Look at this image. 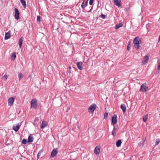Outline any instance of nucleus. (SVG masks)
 Listing matches in <instances>:
<instances>
[{
    "mask_svg": "<svg viewBox=\"0 0 160 160\" xmlns=\"http://www.w3.org/2000/svg\"><path fill=\"white\" fill-rule=\"evenodd\" d=\"M20 125L18 123L15 126H14L13 127V129L15 132H17L18 131L20 128Z\"/></svg>",
    "mask_w": 160,
    "mask_h": 160,
    "instance_id": "ddd939ff",
    "label": "nucleus"
},
{
    "mask_svg": "<svg viewBox=\"0 0 160 160\" xmlns=\"http://www.w3.org/2000/svg\"><path fill=\"white\" fill-rule=\"evenodd\" d=\"M108 113L107 112H106L104 114V119H107L108 117Z\"/></svg>",
    "mask_w": 160,
    "mask_h": 160,
    "instance_id": "cd10ccee",
    "label": "nucleus"
},
{
    "mask_svg": "<svg viewBox=\"0 0 160 160\" xmlns=\"http://www.w3.org/2000/svg\"><path fill=\"white\" fill-rule=\"evenodd\" d=\"M58 152L57 148H54L52 152L51 155V158H53L58 153Z\"/></svg>",
    "mask_w": 160,
    "mask_h": 160,
    "instance_id": "20e7f679",
    "label": "nucleus"
},
{
    "mask_svg": "<svg viewBox=\"0 0 160 160\" xmlns=\"http://www.w3.org/2000/svg\"><path fill=\"white\" fill-rule=\"evenodd\" d=\"M14 10L15 12V14L14 15L15 18V19L18 20L19 19V15L20 13L18 9L17 8H15Z\"/></svg>",
    "mask_w": 160,
    "mask_h": 160,
    "instance_id": "39448f33",
    "label": "nucleus"
},
{
    "mask_svg": "<svg viewBox=\"0 0 160 160\" xmlns=\"http://www.w3.org/2000/svg\"><path fill=\"white\" fill-rule=\"evenodd\" d=\"M123 25V23L122 22H120L119 24H117L116 25L115 28L118 29L119 28L122 27Z\"/></svg>",
    "mask_w": 160,
    "mask_h": 160,
    "instance_id": "412c9836",
    "label": "nucleus"
},
{
    "mask_svg": "<svg viewBox=\"0 0 160 160\" xmlns=\"http://www.w3.org/2000/svg\"><path fill=\"white\" fill-rule=\"evenodd\" d=\"M158 40L160 41V35L159 37Z\"/></svg>",
    "mask_w": 160,
    "mask_h": 160,
    "instance_id": "58836bf2",
    "label": "nucleus"
},
{
    "mask_svg": "<svg viewBox=\"0 0 160 160\" xmlns=\"http://www.w3.org/2000/svg\"><path fill=\"white\" fill-rule=\"evenodd\" d=\"M148 88V87L145 84H143L142 85L140 88V90L143 92H146Z\"/></svg>",
    "mask_w": 160,
    "mask_h": 160,
    "instance_id": "7ed1b4c3",
    "label": "nucleus"
},
{
    "mask_svg": "<svg viewBox=\"0 0 160 160\" xmlns=\"http://www.w3.org/2000/svg\"><path fill=\"white\" fill-rule=\"evenodd\" d=\"M127 49L128 50H129L130 49V47L129 46V45L128 46Z\"/></svg>",
    "mask_w": 160,
    "mask_h": 160,
    "instance_id": "e433bc0d",
    "label": "nucleus"
},
{
    "mask_svg": "<svg viewBox=\"0 0 160 160\" xmlns=\"http://www.w3.org/2000/svg\"><path fill=\"white\" fill-rule=\"evenodd\" d=\"M117 130V128L114 126L112 131V135L113 137L115 136Z\"/></svg>",
    "mask_w": 160,
    "mask_h": 160,
    "instance_id": "dca6fc26",
    "label": "nucleus"
},
{
    "mask_svg": "<svg viewBox=\"0 0 160 160\" xmlns=\"http://www.w3.org/2000/svg\"><path fill=\"white\" fill-rule=\"evenodd\" d=\"M121 143H122V142H121V140H118V141H117L116 143V146L118 147H119L120 146Z\"/></svg>",
    "mask_w": 160,
    "mask_h": 160,
    "instance_id": "4be33fe9",
    "label": "nucleus"
},
{
    "mask_svg": "<svg viewBox=\"0 0 160 160\" xmlns=\"http://www.w3.org/2000/svg\"><path fill=\"white\" fill-rule=\"evenodd\" d=\"M94 0H91V5H92L93 2Z\"/></svg>",
    "mask_w": 160,
    "mask_h": 160,
    "instance_id": "c9c22d12",
    "label": "nucleus"
},
{
    "mask_svg": "<svg viewBox=\"0 0 160 160\" xmlns=\"http://www.w3.org/2000/svg\"><path fill=\"white\" fill-rule=\"evenodd\" d=\"M88 4V0H84V1H83V2L82 3L81 6L83 8L86 6H87Z\"/></svg>",
    "mask_w": 160,
    "mask_h": 160,
    "instance_id": "4468645a",
    "label": "nucleus"
},
{
    "mask_svg": "<svg viewBox=\"0 0 160 160\" xmlns=\"http://www.w3.org/2000/svg\"><path fill=\"white\" fill-rule=\"evenodd\" d=\"M117 116L116 115H114L113 116L112 118V123L113 124H115L117 122Z\"/></svg>",
    "mask_w": 160,
    "mask_h": 160,
    "instance_id": "9d476101",
    "label": "nucleus"
},
{
    "mask_svg": "<svg viewBox=\"0 0 160 160\" xmlns=\"http://www.w3.org/2000/svg\"><path fill=\"white\" fill-rule=\"evenodd\" d=\"M114 3L115 5L118 7H120L122 4V2L121 0H114Z\"/></svg>",
    "mask_w": 160,
    "mask_h": 160,
    "instance_id": "0eeeda50",
    "label": "nucleus"
},
{
    "mask_svg": "<svg viewBox=\"0 0 160 160\" xmlns=\"http://www.w3.org/2000/svg\"><path fill=\"white\" fill-rule=\"evenodd\" d=\"M27 142V140L26 139H23L22 141V143L23 144H26Z\"/></svg>",
    "mask_w": 160,
    "mask_h": 160,
    "instance_id": "c85d7f7f",
    "label": "nucleus"
},
{
    "mask_svg": "<svg viewBox=\"0 0 160 160\" xmlns=\"http://www.w3.org/2000/svg\"><path fill=\"white\" fill-rule=\"evenodd\" d=\"M77 66L78 68L80 70H82L83 68V64L81 62H79L77 63Z\"/></svg>",
    "mask_w": 160,
    "mask_h": 160,
    "instance_id": "9b49d317",
    "label": "nucleus"
},
{
    "mask_svg": "<svg viewBox=\"0 0 160 160\" xmlns=\"http://www.w3.org/2000/svg\"><path fill=\"white\" fill-rule=\"evenodd\" d=\"M23 41V39L22 37L19 39L18 44L19 45V46L20 48H21L22 47Z\"/></svg>",
    "mask_w": 160,
    "mask_h": 160,
    "instance_id": "aec40b11",
    "label": "nucleus"
},
{
    "mask_svg": "<svg viewBox=\"0 0 160 160\" xmlns=\"http://www.w3.org/2000/svg\"><path fill=\"white\" fill-rule=\"evenodd\" d=\"M37 21L38 22H40L41 21V18L39 16H37Z\"/></svg>",
    "mask_w": 160,
    "mask_h": 160,
    "instance_id": "7c9ffc66",
    "label": "nucleus"
},
{
    "mask_svg": "<svg viewBox=\"0 0 160 160\" xmlns=\"http://www.w3.org/2000/svg\"><path fill=\"white\" fill-rule=\"evenodd\" d=\"M31 108L36 109L37 107V100L36 99H32L31 101Z\"/></svg>",
    "mask_w": 160,
    "mask_h": 160,
    "instance_id": "f03ea898",
    "label": "nucleus"
},
{
    "mask_svg": "<svg viewBox=\"0 0 160 160\" xmlns=\"http://www.w3.org/2000/svg\"><path fill=\"white\" fill-rule=\"evenodd\" d=\"M101 18L103 19H104L106 18V16L104 14H102L101 16Z\"/></svg>",
    "mask_w": 160,
    "mask_h": 160,
    "instance_id": "2f4dec72",
    "label": "nucleus"
},
{
    "mask_svg": "<svg viewBox=\"0 0 160 160\" xmlns=\"http://www.w3.org/2000/svg\"><path fill=\"white\" fill-rule=\"evenodd\" d=\"M8 78V76L7 75L5 74L2 77V78L4 79V80L6 81Z\"/></svg>",
    "mask_w": 160,
    "mask_h": 160,
    "instance_id": "c756f323",
    "label": "nucleus"
},
{
    "mask_svg": "<svg viewBox=\"0 0 160 160\" xmlns=\"http://www.w3.org/2000/svg\"><path fill=\"white\" fill-rule=\"evenodd\" d=\"M48 125V122L46 121L43 120L42 122V124L41 127L42 128H43Z\"/></svg>",
    "mask_w": 160,
    "mask_h": 160,
    "instance_id": "f3484780",
    "label": "nucleus"
},
{
    "mask_svg": "<svg viewBox=\"0 0 160 160\" xmlns=\"http://www.w3.org/2000/svg\"><path fill=\"white\" fill-rule=\"evenodd\" d=\"M88 111L89 112H90V107L88 108Z\"/></svg>",
    "mask_w": 160,
    "mask_h": 160,
    "instance_id": "4c0bfd02",
    "label": "nucleus"
},
{
    "mask_svg": "<svg viewBox=\"0 0 160 160\" xmlns=\"http://www.w3.org/2000/svg\"><path fill=\"white\" fill-rule=\"evenodd\" d=\"M97 105L94 104H92L91 105V113H93L94 111L97 108Z\"/></svg>",
    "mask_w": 160,
    "mask_h": 160,
    "instance_id": "1a4fd4ad",
    "label": "nucleus"
},
{
    "mask_svg": "<svg viewBox=\"0 0 160 160\" xmlns=\"http://www.w3.org/2000/svg\"><path fill=\"white\" fill-rule=\"evenodd\" d=\"M10 35L9 32H7L5 36V39L7 40L10 38Z\"/></svg>",
    "mask_w": 160,
    "mask_h": 160,
    "instance_id": "6ab92c4d",
    "label": "nucleus"
},
{
    "mask_svg": "<svg viewBox=\"0 0 160 160\" xmlns=\"http://www.w3.org/2000/svg\"><path fill=\"white\" fill-rule=\"evenodd\" d=\"M139 146L142 147L143 146H142V141H141L139 144Z\"/></svg>",
    "mask_w": 160,
    "mask_h": 160,
    "instance_id": "f704fd0d",
    "label": "nucleus"
},
{
    "mask_svg": "<svg viewBox=\"0 0 160 160\" xmlns=\"http://www.w3.org/2000/svg\"><path fill=\"white\" fill-rule=\"evenodd\" d=\"M89 3L90 4V1H89Z\"/></svg>",
    "mask_w": 160,
    "mask_h": 160,
    "instance_id": "ea45409f",
    "label": "nucleus"
},
{
    "mask_svg": "<svg viewBox=\"0 0 160 160\" xmlns=\"http://www.w3.org/2000/svg\"><path fill=\"white\" fill-rule=\"evenodd\" d=\"M143 141H142V146H143V145L144 144V142L145 141L146 139H143Z\"/></svg>",
    "mask_w": 160,
    "mask_h": 160,
    "instance_id": "72a5a7b5",
    "label": "nucleus"
},
{
    "mask_svg": "<svg viewBox=\"0 0 160 160\" xmlns=\"http://www.w3.org/2000/svg\"><path fill=\"white\" fill-rule=\"evenodd\" d=\"M141 43V41L139 37H137L133 40L134 47L136 49H139L140 47L139 44Z\"/></svg>",
    "mask_w": 160,
    "mask_h": 160,
    "instance_id": "f257e3e1",
    "label": "nucleus"
},
{
    "mask_svg": "<svg viewBox=\"0 0 160 160\" xmlns=\"http://www.w3.org/2000/svg\"><path fill=\"white\" fill-rule=\"evenodd\" d=\"M22 5L24 8H26V2L24 0H20Z\"/></svg>",
    "mask_w": 160,
    "mask_h": 160,
    "instance_id": "a211bd4d",
    "label": "nucleus"
},
{
    "mask_svg": "<svg viewBox=\"0 0 160 160\" xmlns=\"http://www.w3.org/2000/svg\"><path fill=\"white\" fill-rule=\"evenodd\" d=\"M15 98L13 97H11L8 100V103L9 106H12L13 105Z\"/></svg>",
    "mask_w": 160,
    "mask_h": 160,
    "instance_id": "6e6552de",
    "label": "nucleus"
},
{
    "mask_svg": "<svg viewBox=\"0 0 160 160\" xmlns=\"http://www.w3.org/2000/svg\"><path fill=\"white\" fill-rule=\"evenodd\" d=\"M120 108L122 110L123 112H125L126 110V106L124 104H122L121 105Z\"/></svg>",
    "mask_w": 160,
    "mask_h": 160,
    "instance_id": "2eb2a0df",
    "label": "nucleus"
},
{
    "mask_svg": "<svg viewBox=\"0 0 160 160\" xmlns=\"http://www.w3.org/2000/svg\"><path fill=\"white\" fill-rule=\"evenodd\" d=\"M23 77V75L22 73H20L18 74L19 80L20 81Z\"/></svg>",
    "mask_w": 160,
    "mask_h": 160,
    "instance_id": "393cba45",
    "label": "nucleus"
},
{
    "mask_svg": "<svg viewBox=\"0 0 160 160\" xmlns=\"http://www.w3.org/2000/svg\"><path fill=\"white\" fill-rule=\"evenodd\" d=\"M41 153L40 152H39L38 155H37V157L38 158H39V156L41 155Z\"/></svg>",
    "mask_w": 160,
    "mask_h": 160,
    "instance_id": "473e14b6",
    "label": "nucleus"
},
{
    "mask_svg": "<svg viewBox=\"0 0 160 160\" xmlns=\"http://www.w3.org/2000/svg\"><path fill=\"white\" fill-rule=\"evenodd\" d=\"M16 58V54L15 52H14L12 53L11 56V58L12 60L14 61Z\"/></svg>",
    "mask_w": 160,
    "mask_h": 160,
    "instance_id": "5701e85b",
    "label": "nucleus"
},
{
    "mask_svg": "<svg viewBox=\"0 0 160 160\" xmlns=\"http://www.w3.org/2000/svg\"><path fill=\"white\" fill-rule=\"evenodd\" d=\"M160 142V139H157L156 140L155 144L156 145H158Z\"/></svg>",
    "mask_w": 160,
    "mask_h": 160,
    "instance_id": "bb28decb",
    "label": "nucleus"
},
{
    "mask_svg": "<svg viewBox=\"0 0 160 160\" xmlns=\"http://www.w3.org/2000/svg\"><path fill=\"white\" fill-rule=\"evenodd\" d=\"M149 57L148 56L146 55L144 57L143 60L142 61V63L143 64H145L147 63Z\"/></svg>",
    "mask_w": 160,
    "mask_h": 160,
    "instance_id": "f8f14e48",
    "label": "nucleus"
},
{
    "mask_svg": "<svg viewBox=\"0 0 160 160\" xmlns=\"http://www.w3.org/2000/svg\"><path fill=\"white\" fill-rule=\"evenodd\" d=\"M148 114L146 115L144 117H143V121L144 122H145L148 119Z\"/></svg>",
    "mask_w": 160,
    "mask_h": 160,
    "instance_id": "a878e982",
    "label": "nucleus"
},
{
    "mask_svg": "<svg viewBox=\"0 0 160 160\" xmlns=\"http://www.w3.org/2000/svg\"><path fill=\"white\" fill-rule=\"evenodd\" d=\"M100 146H97L95 148L94 152L96 154H99L100 152Z\"/></svg>",
    "mask_w": 160,
    "mask_h": 160,
    "instance_id": "423d86ee",
    "label": "nucleus"
},
{
    "mask_svg": "<svg viewBox=\"0 0 160 160\" xmlns=\"http://www.w3.org/2000/svg\"><path fill=\"white\" fill-rule=\"evenodd\" d=\"M33 141V137L31 136V135L29 136L28 139V142H31Z\"/></svg>",
    "mask_w": 160,
    "mask_h": 160,
    "instance_id": "b1692460",
    "label": "nucleus"
}]
</instances>
